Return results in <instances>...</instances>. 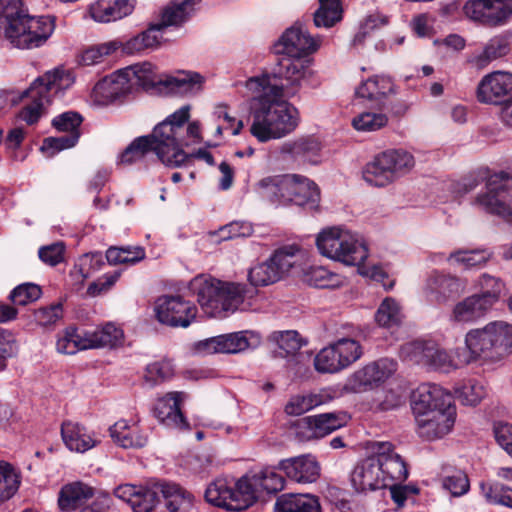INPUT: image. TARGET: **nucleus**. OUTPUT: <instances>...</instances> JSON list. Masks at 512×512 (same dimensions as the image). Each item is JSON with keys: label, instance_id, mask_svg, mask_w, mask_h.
<instances>
[{"label": "nucleus", "instance_id": "nucleus-37", "mask_svg": "<svg viewBox=\"0 0 512 512\" xmlns=\"http://www.w3.org/2000/svg\"><path fill=\"white\" fill-rule=\"evenodd\" d=\"M109 431L113 441L123 448H142L148 442L147 435L131 429L126 420L116 422Z\"/></svg>", "mask_w": 512, "mask_h": 512}, {"label": "nucleus", "instance_id": "nucleus-11", "mask_svg": "<svg viewBox=\"0 0 512 512\" xmlns=\"http://www.w3.org/2000/svg\"><path fill=\"white\" fill-rule=\"evenodd\" d=\"M300 262V250L296 246L282 247L274 251L266 261L251 267L248 281L254 287L272 285L286 277Z\"/></svg>", "mask_w": 512, "mask_h": 512}, {"label": "nucleus", "instance_id": "nucleus-41", "mask_svg": "<svg viewBox=\"0 0 512 512\" xmlns=\"http://www.w3.org/2000/svg\"><path fill=\"white\" fill-rule=\"evenodd\" d=\"M433 344L432 341L422 340L407 342L400 347V357L407 362L427 366L433 353Z\"/></svg>", "mask_w": 512, "mask_h": 512}, {"label": "nucleus", "instance_id": "nucleus-10", "mask_svg": "<svg viewBox=\"0 0 512 512\" xmlns=\"http://www.w3.org/2000/svg\"><path fill=\"white\" fill-rule=\"evenodd\" d=\"M205 498L215 506L231 511H242L252 506L256 500L254 488L248 475L237 481L218 478L205 490Z\"/></svg>", "mask_w": 512, "mask_h": 512}, {"label": "nucleus", "instance_id": "nucleus-30", "mask_svg": "<svg viewBox=\"0 0 512 512\" xmlns=\"http://www.w3.org/2000/svg\"><path fill=\"white\" fill-rule=\"evenodd\" d=\"M94 496V489L82 482L65 485L59 494L58 505L62 511H74Z\"/></svg>", "mask_w": 512, "mask_h": 512}, {"label": "nucleus", "instance_id": "nucleus-13", "mask_svg": "<svg viewBox=\"0 0 512 512\" xmlns=\"http://www.w3.org/2000/svg\"><path fill=\"white\" fill-rule=\"evenodd\" d=\"M476 98L483 104H506L512 99V73L498 70L483 76L476 88Z\"/></svg>", "mask_w": 512, "mask_h": 512}, {"label": "nucleus", "instance_id": "nucleus-32", "mask_svg": "<svg viewBox=\"0 0 512 512\" xmlns=\"http://www.w3.org/2000/svg\"><path fill=\"white\" fill-rule=\"evenodd\" d=\"M123 331L112 323H107L94 331L84 332V347L87 349L113 348L123 340Z\"/></svg>", "mask_w": 512, "mask_h": 512}, {"label": "nucleus", "instance_id": "nucleus-59", "mask_svg": "<svg viewBox=\"0 0 512 512\" xmlns=\"http://www.w3.org/2000/svg\"><path fill=\"white\" fill-rule=\"evenodd\" d=\"M481 491L486 500L512 509V489L503 485L481 483Z\"/></svg>", "mask_w": 512, "mask_h": 512}, {"label": "nucleus", "instance_id": "nucleus-6", "mask_svg": "<svg viewBox=\"0 0 512 512\" xmlns=\"http://www.w3.org/2000/svg\"><path fill=\"white\" fill-rule=\"evenodd\" d=\"M128 83L161 95L186 94L199 89L203 78L198 73L179 72L176 75H158L151 63L135 65L124 71Z\"/></svg>", "mask_w": 512, "mask_h": 512}, {"label": "nucleus", "instance_id": "nucleus-51", "mask_svg": "<svg viewBox=\"0 0 512 512\" xmlns=\"http://www.w3.org/2000/svg\"><path fill=\"white\" fill-rule=\"evenodd\" d=\"M19 477L13 467L0 462V502L10 499L19 488Z\"/></svg>", "mask_w": 512, "mask_h": 512}, {"label": "nucleus", "instance_id": "nucleus-19", "mask_svg": "<svg viewBox=\"0 0 512 512\" xmlns=\"http://www.w3.org/2000/svg\"><path fill=\"white\" fill-rule=\"evenodd\" d=\"M509 195V180L498 182V176L490 178L487 183V192L476 198V203L485 211L503 217L512 223V207L507 202Z\"/></svg>", "mask_w": 512, "mask_h": 512}, {"label": "nucleus", "instance_id": "nucleus-2", "mask_svg": "<svg viewBox=\"0 0 512 512\" xmlns=\"http://www.w3.org/2000/svg\"><path fill=\"white\" fill-rule=\"evenodd\" d=\"M188 106H183L159 123L151 135L140 136L121 153L119 163L131 165L154 151L160 161L169 167H178L185 162L187 154L180 149L183 134L182 123L188 117Z\"/></svg>", "mask_w": 512, "mask_h": 512}, {"label": "nucleus", "instance_id": "nucleus-26", "mask_svg": "<svg viewBox=\"0 0 512 512\" xmlns=\"http://www.w3.org/2000/svg\"><path fill=\"white\" fill-rule=\"evenodd\" d=\"M377 458L372 456L359 462L351 473V483L357 492H366L388 486L382 478Z\"/></svg>", "mask_w": 512, "mask_h": 512}, {"label": "nucleus", "instance_id": "nucleus-36", "mask_svg": "<svg viewBox=\"0 0 512 512\" xmlns=\"http://www.w3.org/2000/svg\"><path fill=\"white\" fill-rule=\"evenodd\" d=\"M276 512H321L319 501L309 494H282L275 502Z\"/></svg>", "mask_w": 512, "mask_h": 512}, {"label": "nucleus", "instance_id": "nucleus-24", "mask_svg": "<svg viewBox=\"0 0 512 512\" xmlns=\"http://www.w3.org/2000/svg\"><path fill=\"white\" fill-rule=\"evenodd\" d=\"M423 291L428 301L444 303L464 291V284L455 276L432 272L426 279Z\"/></svg>", "mask_w": 512, "mask_h": 512}, {"label": "nucleus", "instance_id": "nucleus-21", "mask_svg": "<svg viewBox=\"0 0 512 512\" xmlns=\"http://www.w3.org/2000/svg\"><path fill=\"white\" fill-rule=\"evenodd\" d=\"M283 182L287 184V190H282V204L294 203L303 206L309 203L314 205L319 201V189L308 178L297 174H285Z\"/></svg>", "mask_w": 512, "mask_h": 512}, {"label": "nucleus", "instance_id": "nucleus-50", "mask_svg": "<svg viewBox=\"0 0 512 512\" xmlns=\"http://www.w3.org/2000/svg\"><path fill=\"white\" fill-rule=\"evenodd\" d=\"M489 258L490 254L485 250H459L451 253L448 261L468 269L485 264Z\"/></svg>", "mask_w": 512, "mask_h": 512}, {"label": "nucleus", "instance_id": "nucleus-29", "mask_svg": "<svg viewBox=\"0 0 512 512\" xmlns=\"http://www.w3.org/2000/svg\"><path fill=\"white\" fill-rule=\"evenodd\" d=\"M134 0H99L90 6L91 17L101 23L122 19L132 13Z\"/></svg>", "mask_w": 512, "mask_h": 512}, {"label": "nucleus", "instance_id": "nucleus-35", "mask_svg": "<svg viewBox=\"0 0 512 512\" xmlns=\"http://www.w3.org/2000/svg\"><path fill=\"white\" fill-rule=\"evenodd\" d=\"M198 2L199 0H172L163 9L158 21L159 26L165 29L170 26L181 25L194 13Z\"/></svg>", "mask_w": 512, "mask_h": 512}, {"label": "nucleus", "instance_id": "nucleus-61", "mask_svg": "<svg viewBox=\"0 0 512 512\" xmlns=\"http://www.w3.org/2000/svg\"><path fill=\"white\" fill-rule=\"evenodd\" d=\"M41 288L33 283H24L14 288L10 294V300L15 305L25 306L40 298Z\"/></svg>", "mask_w": 512, "mask_h": 512}, {"label": "nucleus", "instance_id": "nucleus-20", "mask_svg": "<svg viewBox=\"0 0 512 512\" xmlns=\"http://www.w3.org/2000/svg\"><path fill=\"white\" fill-rule=\"evenodd\" d=\"M455 407L433 409L416 418L418 434L426 440H435L448 434L455 422Z\"/></svg>", "mask_w": 512, "mask_h": 512}, {"label": "nucleus", "instance_id": "nucleus-53", "mask_svg": "<svg viewBox=\"0 0 512 512\" xmlns=\"http://www.w3.org/2000/svg\"><path fill=\"white\" fill-rule=\"evenodd\" d=\"M333 344L344 369L356 362L363 354L361 345L354 339L342 338Z\"/></svg>", "mask_w": 512, "mask_h": 512}, {"label": "nucleus", "instance_id": "nucleus-45", "mask_svg": "<svg viewBox=\"0 0 512 512\" xmlns=\"http://www.w3.org/2000/svg\"><path fill=\"white\" fill-rule=\"evenodd\" d=\"M287 184L283 182V175L269 176L261 179L255 185L257 194L271 203L282 204V190L286 189Z\"/></svg>", "mask_w": 512, "mask_h": 512}, {"label": "nucleus", "instance_id": "nucleus-52", "mask_svg": "<svg viewBox=\"0 0 512 512\" xmlns=\"http://www.w3.org/2000/svg\"><path fill=\"white\" fill-rule=\"evenodd\" d=\"M388 124V117L384 113L363 112L352 120V126L361 132H374Z\"/></svg>", "mask_w": 512, "mask_h": 512}, {"label": "nucleus", "instance_id": "nucleus-60", "mask_svg": "<svg viewBox=\"0 0 512 512\" xmlns=\"http://www.w3.org/2000/svg\"><path fill=\"white\" fill-rule=\"evenodd\" d=\"M456 392L461 403L469 406L479 404L486 395L484 386L473 380L463 384Z\"/></svg>", "mask_w": 512, "mask_h": 512}, {"label": "nucleus", "instance_id": "nucleus-54", "mask_svg": "<svg viewBox=\"0 0 512 512\" xmlns=\"http://www.w3.org/2000/svg\"><path fill=\"white\" fill-rule=\"evenodd\" d=\"M84 344V332L79 334L75 328L69 327L58 338L56 347L59 353L73 355L79 350H86Z\"/></svg>", "mask_w": 512, "mask_h": 512}, {"label": "nucleus", "instance_id": "nucleus-39", "mask_svg": "<svg viewBox=\"0 0 512 512\" xmlns=\"http://www.w3.org/2000/svg\"><path fill=\"white\" fill-rule=\"evenodd\" d=\"M271 339L277 344L280 349L279 354L284 357L296 356L298 361L304 359L309 360L310 354L298 353L300 348L305 344L304 340L300 337L299 333L294 330L274 332Z\"/></svg>", "mask_w": 512, "mask_h": 512}, {"label": "nucleus", "instance_id": "nucleus-7", "mask_svg": "<svg viewBox=\"0 0 512 512\" xmlns=\"http://www.w3.org/2000/svg\"><path fill=\"white\" fill-rule=\"evenodd\" d=\"M74 82L72 74L68 71L55 69L38 77L25 91L30 100L19 113V118L28 125L35 124L43 115L52 97L70 87Z\"/></svg>", "mask_w": 512, "mask_h": 512}, {"label": "nucleus", "instance_id": "nucleus-22", "mask_svg": "<svg viewBox=\"0 0 512 512\" xmlns=\"http://www.w3.org/2000/svg\"><path fill=\"white\" fill-rule=\"evenodd\" d=\"M411 406L417 418L433 409L452 406V396L438 385L423 384L413 392Z\"/></svg>", "mask_w": 512, "mask_h": 512}, {"label": "nucleus", "instance_id": "nucleus-25", "mask_svg": "<svg viewBox=\"0 0 512 512\" xmlns=\"http://www.w3.org/2000/svg\"><path fill=\"white\" fill-rule=\"evenodd\" d=\"M186 398L184 392H169L159 398L155 408V417L165 426L170 428H186L188 423L184 418L180 403Z\"/></svg>", "mask_w": 512, "mask_h": 512}, {"label": "nucleus", "instance_id": "nucleus-12", "mask_svg": "<svg viewBox=\"0 0 512 512\" xmlns=\"http://www.w3.org/2000/svg\"><path fill=\"white\" fill-rule=\"evenodd\" d=\"M397 371V362L391 358H380L370 362L351 374L343 390L347 393H363L382 385Z\"/></svg>", "mask_w": 512, "mask_h": 512}, {"label": "nucleus", "instance_id": "nucleus-1", "mask_svg": "<svg viewBox=\"0 0 512 512\" xmlns=\"http://www.w3.org/2000/svg\"><path fill=\"white\" fill-rule=\"evenodd\" d=\"M246 87L260 93L252 109L251 134L260 142L280 139L292 133L299 124L295 107L281 99L283 87L270 83L269 75L251 77Z\"/></svg>", "mask_w": 512, "mask_h": 512}, {"label": "nucleus", "instance_id": "nucleus-18", "mask_svg": "<svg viewBox=\"0 0 512 512\" xmlns=\"http://www.w3.org/2000/svg\"><path fill=\"white\" fill-rule=\"evenodd\" d=\"M372 453L377 458L379 469L385 483L390 481L403 482L407 479L408 470L402 457L395 452L390 442L375 441L371 444Z\"/></svg>", "mask_w": 512, "mask_h": 512}, {"label": "nucleus", "instance_id": "nucleus-49", "mask_svg": "<svg viewBox=\"0 0 512 512\" xmlns=\"http://www.w3.org/2000/svg\"><path fill=\"white\" fill-rule=\"evenodd\" d=\"M481 293L477 294L491 308L504 290V283L497 277L483 274L479 279Z\"/></svg>", "mask_w": 512, "mask_h": 512}, {"label": "nucleus", "instance_id": "nucleus-43", "mask_svg": "<svg viewBox=\"0 0 512 512\" xmlns=\"http://www.w3.org/2000/svg\"><path fill=\"white\" fill-rule=\"evenodd\" d=\"M303 281L316 288H336L342 285L343 278L323 266H314L304 272Z\"/></svg>", "mask_w": 512, "mask_h": 512}, {"label": "nucleus", "instance_id": "nucleus-57", "mask_svg": "<svg viewBox=\"0 0 512 512\" xmlns=\"http://www.w3.org/2000/svg\"><path fill=\"white\" fill-rule=\"evenodd\" d=\"M375 320L383 327L397 325L401 320V312L397 302L391 298L383 300L375 314Z\"/></svg>", "mask_w": 512, "mask_h": 512}, {"label": "nucleus", "instance_id": "nucleus-58", "mask_svg": "<svg viewBox=\"0 0 512 512\" xmlns=\"http://www.w3.org/2000/svg\"><path fill=\"white\" fill-rule=\"evenodd\" d=\"M442 487L452 496L459 497L466 494L470 488L468 476L461 470H454L442 477Z\"/></svg>", "mask_w": 512, "mask_h": 512}, {"label": "nucleus", "instance_id": "nucleus-64", "mask_svg": "<svg viewBox=\"0 0 512 512\" xmlns=\"http://www.w3.org/2000/svg\"><path fill=\"white\" fill-rule=\"evenodd\" d=\"M79 137L80 132H74L64 136L45 138L41 150L48 152V156H53L57 152L73 147L78 142Z\"/></svg>", "mask_w": 512, "mask_h": 512}, {"label": "nucleus", "instance_id": "nucleus-56", "mask_svg": "<svg viewBox=\"0 0 512 512\" xmlns=\"http://www.w3.org/2000/svg\"><path fill=\"white\" fill-rule=\"evenodd\" d=\"M247 332H234L217 336L221 353L235 354L250 347Z\"/></svg>", "mask_w": 512, "mask_h": 512}, {"label": "nucleus", "instance_id": "nucleus-8", "mask_svg": "<svg viewBox=\"0 0 512 512\" xmlns=\"http://www.w3.org/2000/svg\"><path fill=\"white\" fill-rule=\"evenodd\" d=\"M316 245L321 255L346 265H359L368 257L366 245L341 227L324 229L318 234Z\"/></svg>", "mask_w": 512, "mask_h": 512}, {"label": "nucleus", "instance_id": "nucleus-46", "mask_svg": "<svg viewBox=\"0 0 512 512\" xmlns=\"http://www.w3.org/2000/svg\"><path fill=\"white\" fill-rule=\"evenodd\" d=\"M163 30L159 23L152 24L147 30L126 42L124 50L127 53H139L148 48L156 47L160 42L158 32Z\"/></svg>", "mask_w": 512, "mask_h": 512}, {"label": "nucleus", "instance_id": "nucleus-40", "mask_svg": "<svg viewBox=\"0 0 512 512\" xmlns=\"http://www.w3.org/2000/svg\"><path fill=\"white\" fill-rule=\"evenodd\" d=\"M343 9L340 0H319V8L313 14L317 28H331L342 20Z\"/></svg>", "mask_w": 512, "mask_h": 512}, {"label": "nucleus", "instance_id": "nucleus-15", "mask_svg": "<svg viewBox=\"0 0 512 512\" xmlns=\"http://www.w3.org/2000/svg\"><path fill=\"white\" fill-rule=\"evenodd\" d=\"M280 56L271 73H265L264 75L270 76L271 84H274L272 80L286 81V84L280 86L283 87V90H287V95H294L300 88L302 81L310 75L308 61L304 58Z\"/></svg>", "mask_w": 512, "mask_h": 512}, {"label": "nucleus", "instance_id": "nucleus-28", "mask_svg": "<svg viewBox=\"0 0 512 512\" xmlns=\"http://www.w3.org/2000/svg\"><path fill=\"white\" fill-rule=\"evenodd\" d=\"M131 84L128 83V77L124 71L100 80L93 89L97 100L103 104L116 101L129 93Z\"/></svg>", "mask_w": 512, "mask_h": 512}, {"label": "nucleus", "instance_id": "nucleus-4", "mask_svg": "<svg viewBox=\"0 0 512 512\" xmlns=\"http://www.w3.org/2000/svg\"><path fill=\"white\" fill-rule=\"evenodd\" d=\"M465 345L469 355L461 362L498 363L512 353V325L493 321L483 328L471 329L465 336Z\"/></svg>", "mask_w": 512, "mask_h": 512}, {"label": "nucleus", "instance_id": "nucleus-38", "mask_svg": "<svg viewBox=\"0 0 512 512\" xmlns=\"http://www.w3.org/2000/svg\"><path fill=\"white\" fill-rule=\"evenodd\" d=\"M255 495L258 497L259 491H265L269 494H275L281 491L285 486V479L276 472L275 467L267 466L249 476Z\"/></svg>", "mask_w": 512, "mask_h": 512}, {"label": "nucleus", "instance_id": "nucleus-62", "mask_svg": "<svg viewBox=\"0 0 512 512\" xmlns=\"http://www.w3.org/2000/svg\"><path fill=\"white\" fill-rule=\"evenodd\" d=\"M158 490L147 487H138V491L134 496L131 508L134 512H151L158 503Z\"/></svg>", "mask_w": 512, "mask_h": 512}, {"label": "nucleus", "instance_id": "nucleus-34", "mask_svg": "<svg viewBox=\"0 0 512 512\" xmlns=\"http://www.w3.org/2000/svg\"><path fill=\"white\" fill-rule=\"evenodd\" d=\"M490 309L485 301L474 294L454 306L452 319L458 323H472L482 318Z\"/></svg>", "mask_w": 512, "mask_h": 512}, {"label": "nucleus", "instance_id": "nucleus-27", "mask_svg": "<svg viewBox=\"0 0 512 512\" xmlns=\"http://www.w3.org/2000/svg\"><path fill=\"white\" fill-rule=\"evenodd\" d=\"M61 437L66 448L76 453H85L100 443L94 432L89 431L83 424L72 420L62 423Z\"/></svg>", "mask_w": 512, "mask_h": 512}, {"label": "nucleus", "instance_id": "nucleus-31", "mask_svg": "<svg viewBox=\"0 0 512 512\" xmlns=\"http://www.w3.org/2000/svg\"><path fill=\"white\" fill-rule=\"evenodd\" d=\"M393 92V83L388 77H373L356 89V96L371 101V106L381 108L386 96Z\"/></svg>", "mask_w": 512, "mask_h": 512}, {"label": "nucleus", "instance_id": "nucleus-3", "mask_svg": "<svg viewBox=\"0 0 512 512\" xmlns=\"http://www.w3.org/2000/svg\"><path fill=\"white\" fill-rule=\"evenodd\" d=\"M0 28L12 46L33 49L51 36L54 21L48 16H29L21 0H0Z\"/></svg>", "mask_w": 512, "mask_h": 512}, {"label": "nucleus", "instance_id": "nucleus-33", "mask_svg": "<svg viewBox=\"0 0 512 512\" xmlns=\"http://www.w3.org/2000/svg\"><path fill=\"white\" fill-rule=\"evenodd\" d=\"M155 488L162 494L170 512L187 511L193 504L194 496L175 483L161 482Z\"/></svg>", "mask_w": 512, "mask_h": 512}, {"label": "nucleus", "instance_id": "nucleus-16", "mask_svg": "<svg viewBox=\"0 0 512 512\" xmlns=\"http://www.w3.org/2000/svg\"><path fill=\"white\" fill-rule=\"evenodd\" d=\"M349 419L344 411L308 416L298 422L297 434L303 440L322 438L345 426Z\"/></svg>", "mask_w": 512, "mask_h": 512}, {"label": "nucleus", "instance_id": "nucleus-9", "mask_svg": "<svg viewBox=\"0 0 512 512\" xmlns=\"http://www.w3.org/2000/svg\"><path fill=\"white\" fill-rule=\"evenodd\" d=\"M414 166L415 158L409 151L402 148L388 149L365 165L363 179L371 186L385 187L408 174Z\"/></svg>", "mask_w": 512, "mask_h": 512}, {"label": "nucleus", "instance_id": "nucleus-44", "mask_svg": "<svg viewBox=\"0 0 512 512\" xmlns=\"http://www.w3.org/2000/svg\"><path fill=\"white\" fill-rule=\"evenodd\" d=\"M104 265L103 256L100 252L87 253L78 259L77 264L70 272L76 282L83 283L94 272L98 271Z\"/></svg>", "mask_w": 512, "mask_h": 512}, {"label": "nucleus", "instance_id": "nucleus-47", "mask_svg": "<svg viewBox=\"0 0 512 512\" xmlns=\"http://www.w3.org/2000/svg\"><path fill=\"white\" fill-rule=\"evenodd\" d=\"M319 150V142L312 137L285 142L280 148L281 154L290 155L293 158L311 157L316 155Z\"/></svg>", "mask_w": 512, "mask_h": 512}, {"label": "nucleus", "instance_id": "nucleus-14", "mask_svg": "<svg viewBox=\"0 0 512 512\" xmlns=\"http://www.w3.org/2000/svg\"><path fill=\"white\" fill-rule=\"evenodd\" d=\"M155 312L162 324L186 328L195 319L197 308L181 296H162L156 301Z\"/></svg>", "mask_w": 512, "mask_h": 512}, {"label": "nucleus", "instance_id": "nucleus-17", "mask_svg": "<svg viewBox=\"0 0 512 512\" xmlns=\"http://www.w3.org/2000/svg\"><path fill=\"white\" fill-rule=\"evenodd\" d=\"M321 37H312L300 26L288 28L275 44L277 55H286L295 58H303L309 53L315 52L321 44Z\"/></svg>", "mask_w": 512, "mask_h": 512}, {"label": "nucleus", "instance_id": "nucleus-48", "mask_svg": "<svg viewBox=\"0 0 512 512\" xmlns=\"http://www.w3.org/2000/svg\"><path fill=\"white\" fill-rule=\"evenodd\" d=\"M314 367L320 373H337L344 369L334 344L319 351L314 357Z\"/></svg>", "mask_w": 512, "mask_h": 512}, {"label": "nucleus", "instance_id": "nucleus-42", "mask_svg": "<svg viewBox=\"0 0 512 512\" xmlns=\"http://www.w3.org/2000/svg\"><path fill=\"white\" fill-rule=\"evenodd\" d=\"M509 52L510 47L507 41L495 38L492 39L480 53L475 54L470 59V63L478 69H483L492 61L506 56Z\"/></svg>", "mask_w": 512, "mask_h": 512}, {"label": "nucleus", "instance_id": "nucleus-55", "mask_svg": "<svg viewBox=\"0 0 512 512\" xmlns=\"http://www.w3.org/2000/svg\"><path fill=\"white\" fill-rule=\"evenodd\" d=\"M487 25L497 26L512 17V0H487Z\"/></svg>", "mask_w": 512, "mask_h": 512}, {"label": "nucleus", "instance_id": "nucleus-5", "mask_svg": "<svg viewBox=\"0 0 512 512\" xmlns=\"http://www.w3.org/2000/svg\"><path fill=\"white\" fill-rule=\"evenodd\" d=\"M190 290L204 313L213 318H224L236 311L243 302V288L240 284L225 283L200 275L190 282Z\"/></svg>", "mask_w": 512, "mask_h": 512}, {"label": "nucleus", "instance_id": "nucleus-23", "mask_svg": "<svg viewBox=\"0 0 512 512\" xmlns=\"http://www.w3.org/2000/svg\"><path fill=\"white\" fill-rule=\"evenodd\" d=\"M277 468L284 471L290 480L302 484L316 482L321 474V466L311 454L283 459Z\"/></svg>", "mask_w": 512, "mask_h": 512}, {"label": "nucleus", "instance_id": "nucleus-63", "mask_svg": "<svg viewBox=\"0 0 512 512\" xmlns=\"http://www.w3.org/2000/svg\"><path fill=\"white\" fill-rule=\"evenodd\" d=\"M116 42H108L92 46L86 49L80 56L79 62L82 65L90 66L102 61L105 56H108L116 51Z\"/></svg>", "mask_w": 512, "mask_h": 512}]
</instances>
